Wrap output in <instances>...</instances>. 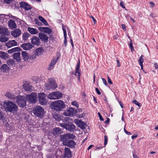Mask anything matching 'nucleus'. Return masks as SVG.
<instances>
[{"instance_id":"20","label":"nucleus","mask_w":158,"mask_h":158,"mask_svg":"<svg viewBox=\"0 0 158 158\" xmlns=\"http://www.w3.org/2000/svg\"><path fill=\"white\" fill-rule=\"evenodd\" d=\"M6 45L8 48H10L13 46L17 45V43L14 40H10L6 43Z\"/></svg>"},{"instance_id":"60","label":"nucleus","mask_w":158,"mask_h":158,"mask_svg":"<svg viewBox=\"0 0 158 158\" xmlns=\"http://www.w3.org/2000/svg\"><path fill=\"white\" fill-rule=\"evenodd\" d=\"M149 4L152 7H154L155 6V3L152 2H149Z\"/></svg>"},{"instance_id":"53","label":"nucleus","mask_w":158,"mask_h":158,"mask_svg":"<svg viewBox=\"0 0 158 158\" xmlns=\"http://www.w3.org/2000/svg\"><path fill=\"white\" fill-rule=\"evenodd\" d=\"M107 81L108 83H109L110 84H113L112 82V81L110 79V78L108 76H107Z\"/></svg>"},{"instance_id":"6","label":"nucleus","mask_w":158,"mask_h":158,"mask_svg":"<svg viewBox=\"0 0 158 158\" xmlns=\"http://www.w3.org/2000/svg\"><path fill=\"white\" fill-rule=\"evenodd\" d=\"M46 95L44 93L39 94V102L41 105H45L47 104L48 101L46 98Z\"/></svg>"},{"instance_id":"18","label":"nucleus","mask_w":158,"mask_h":158,"mask_svg":"<svg viewBox=\"0 0 158 158\" xmlns=\"http://www.w3.org/2000/svg\"><path fill=\"white\" fill-rule=\"evenodd\" d=\"M64 157L71 158L72 157V152L70 149L68 148H65L64 149Z\"/></svg>"},{"instance_id":"24","label":"nucleus","mask_w":158,"mask_h":158,"mask_svg":"<svg viewBox=\"0 0 158 158\" xmlns=\"http://www.w3.org/2000/svg\"><path fill=\"white\" fill-rule=\"evenodd\" d=\"M78 126L81 129H84L87 127L86 123L82 122L81 120H78L77 122Z\"/></svg>"},{"instance_id":"42","label":"nucleus","mask_w":158,"mask_h":158,"mask_svg":"<svg viewBox=\"0 0 158 158\" xmlns=\"http://www.w3.org/2000/svg\"><path fill=\"white\" fill-rule=\"evenodd\" d=\"M144 56L143 55H142L140 57L139 59L138 60V62L139 64V65H142L143 64V62L144 61L143 59L142 58Z\"/></svg>"},{"instance_id":"29","label":"nucleus","mask_w":158,"mask_h":158,"mask_svg":"<svg viewBox=\"0 0 158 158\" xmlns=\"http://www.w3.org/2000/svg\"><path fill=\"white\" fill-rule=\"evenodd\" d=\"M28 31L31 34L35 35L37 34L38 32V30L36 29L28 27L27 28Z\"/></svg>"},{"instance_id":"56","label":"nucleus","mask_w":158,"mask_h":158,"mask_svg":"<svg viewBox=\"0 0 158 158\" xmlns=\"http://www.w3.org/2000/svg\"><path fill=\"white\" fill-rule=\"evenodd\" d=\"M102 79L103 81V83L104 84V85H107V83L106 80V79L104 78H102Z\"/></svg>"},{"instance_id":"9","label":"nucleus","mask_w":158,"mask_h":158,"mask_svg":"<svg viewBox=\"0 0 158 158\" xmlns=\"http://www.w3.org/2000/svg\"><path fill=\"white\" fill-rule=\"evenodd\" d=\"M63 114L66 116H73L76 115L75 109L73 108H69L64 112Z\"/></svg>"},{"instance_id":"48","label":"nucleus","mask_w":158,"mask_h":158,"mask_svg":"<svg viewBox=\"0 0 158 158\" xmlns=\"http://www.w3.org/2000/svg\"><path fill=\"white\" fill-rule=\"evenodd\" d=\"M4 119V115L2 111L0 110V120Z\"/></svg>"},{"instance_id":"58","label":"nucleus","mask_w":158,"mask_h":158,"mask_svg":"<svg viewBox=\"0 0 158 158\" xmlns=\"http://www.w3.org/2000/svg\"><path fill=\"white\" fill-rule=\"evenodd\" d=\"M14 52H15L13 48L9 50L8 51V52L9 53H12Z\"/></svg>"},{"instance_id":"17","label":"nucleus","mask_w":158,"mask_h":158,"mask_svg":"<svg viewBox=\"0 0 158 158\" xmlns=\"http://www.w3.org/2000/svg\"><path fill=\"white\" fill-rule=\"evenodd\" d=\"M20 5L21 7L24 8L26 10H28L31 8L30 6L25 2H20Z\"/></svg>"},{"instance_id":"51","label":"nucleus","mask_w":158,"mask_h":158,"mask_svg":"<svg viewBox=\"0 0 158 158\" xmlns=\"http://www.w3.org/2000/svg\"><path fill=\"white\" fill-rule=\"evenodd\" d=\"M13 0H4V2L6 4H10Z\"/></svg>"},{"instance_id":"30","label":"nucleus","mask_w":158,"mask_h":158,"mask_svg":"<svg viewBox=\"0 0 158 158\" xmlns=\"http://www.w3.org/2000/svg\"><path fill=\"white\" fill-rule=\"evenodd\" d=\"M21 55L24 61H26L29 59L28 54L26 51H23Z\"/></svg>"},{"instance_id":"57","label":"nucleus","mask_w":158,"mask_h":158,"mask_svg":"<svg viewBox=\"0 0 158 158\" xmlns=\"http://www.w3.org/2000/svg\"><path fill=\"white\" fill-rule=\"evenodd\" d=\"M122 29L124 31L126 30V26L124 24H122L121 25Z\"/></svg>"},{"instance_id":"13","label":"nucleus","mask_w":158,"mask_h":158,"mask_svg":"<svg viewBox=\"0 0 158 158\" xmlns=\"http://www.w3.org/2000/svg\"><path fill=\"white\" fill-rule=\"evenodd\" d=\"M59 58V57L58 56L56 59L55 58H53L52 59L51 63L49 65L48 68V70H51L53 68L54 65L56 64Z\"/></svg>"},{"instance_id":"14","label":"nucleus","mask_w":158,"mask_h":158,"mask_svg":"<svg viewBox=\"0 0 158 158\" xmlns=\"http://www.w3.org/2000/svg\"><path fill=\"white\" fill-rule=\"evenodd\" d=\"M31 43L37 46L40 45V39L35 36H33L31 39Z\"/></svg>"},{"instance_id":"59","label":"nucleus","mask_w":158,"mask_h":158,"mask_svg":"<svg viewBox=\"0 0 158 158\" xmlns=\"http://www.w3.org/2000/svg\"><path fill=\"white\" fill-rule=\"evenodd\" d=\"M75 75L78 76L77 80H80V72H78L77 73L76 75Z\"/></svg>"},{"instance_id":"55","label":"nucleus","mask_w":158,"mask_h":158,"mask_svg":"<svg viewBox=\"0 0 158 158\" xmlns=\"http://www.w3.org/2000/svg\"><path fill=\"white\" fill-rule=\"evenodd\" d=\"M120 6L123 8L126 9L125 6L123 5V1H121L120 3Z\"/></svg>"},{"instance_id":"2","label":"nucleus","mask_w":158,"mask_h":158,"mask_svg":"<svg viewBox=\"0 0 158 158\" xmlns=\"http://www.w3.org/2000/svg\"><path fill=\"white\" fill-rule=\"evenodd\" d=\"M4 107L6 110L10 112H15L18 110V107L13 102L8 101L4 103Z\"/></svg>"},{"instance_id":"49","label":"nucleus","mask_w":158,"mask_h":158,"mask_svg":"<svg viewBox=\"0 0 158 158\" xmlns=\"http://www.w3.org/2000/svg\"><path fill=\"white\" fill-rule=\"evenodd\" d=\"M85 116V113H81V114H77V116L79 118H82Z\"/></svg>"},{"instance_id":"35","label":"nucleus","mask_w":158,"mask_h":158,"mask_svg":"<svg viewBox=\"0 0 158 158\" xmlns=\"http://www.w3.org/2000/svg\"><path fill=\"white\" fill-rule=\"evenodd\" d=\"M31 35L27 32H25L23 34V40L26 41L27 40L28 37Z\"/></svg>"},{"instance_id":"37","label":"nucleus","mask_w":158,"mask_h":158,"mask_svg":"<svg viewBox=\"0 0 158 158\" xmlns=\"http://www.w3.org/2000/svg\"><path fill=\"white\" fill-rule=\"evenodd\" d=\"M54 92L50 93L48 96V98L50 99H55Z\"/></svg>"},{"instance_id":"1","label":"nucleus","mask_w":158,"mask_h":158,"mask_svg":"<svg viewBox=\"0 0 158 158\" xmlns=\"http://www.w3.org/2000/svg\"><path fill=\"white\" fill-rule=\"evenodd\" d=\"M52 109L56 112L61 111L65 107V104L64 102L61 100H58L53 102L50 105Z\"/></svg>"},{"instance_id":"44","label":"nucleus","mask_w":158,"mask_h":158,"mask_svg":"<svg viewBox=\"0 0 158 158\" xmlns=\"http://www.w3.org/2000/svg\"><path fill=\"white\" fill-rule=\"evenodd\" d=\"M68 139H74L75 137V136L73 134L67 133Z\"/></svg>"},{"instance_id":"47","label":"nucleus","mask_w":158,"mask_h":158,"mask_svg":"<svg viewBox=\"0 0 158 158\" xmlns=\"http://www.w3.org/2000/svg\"><path fill=\"white\" fill-rule=\"evenodd\" d=\"M133 102L137 105L139 108H140L141 106V104L139 102L137 101L136 100H134L132 101Z\"/></svg>"},{"instance_id":"46","label":"nucleus","mask_w":158,"mask_h":158,"mask_svg":"<svg viewBox=\"0 0 158 158\" xmlns=\"http://www.w3.org/2000/svg\"><path fill=\"white\" fill-rule=\"evenodd\" d=\"M14 52L21 51L22 49L19 47H16L13 48Z\"/></svg>"},{"instance_id":"27","label":"nucleus","mask_w":158,"mask_h":158,"mask_svg":"<svg viewBox=\"0 0 158 158\" xmlns=\"http://www.w3.org/2000/svg\"><path fill=\"white\" fill-rule=\"evenodd\" d=\"M8 26L12 29L16 28V25L15 21L12 19L8 21Z\"/></svg>"},{"instance_id":"12","label":"nucleus","mask_w":158,"mask_h":158,"mask_svg":"<svg viewBox=\"0 0 158 158\" xmlns=\"http://www.w3.org/2000/svg\"><path fill=\"white\" fill-rule=\"evenodd\" d=\"M21 53L20 52H15L13 54V57L14 59L18 63H21Z\"/></svg>"},{"instance_id":"5","label":"nucleus","mask_w":158,"mask_h":158,"mask_svg":"<svg viewBox=\"0 0 158 158\" xmlns=\"http://www.w3.org/2000/svg\"><path fill=\"white\" fill-rule=\"evenodd\" d=\"M37 96L36 93H32L31 94H27L26 98L30 103H35L37 101Z\"/></svg>"},{"instance_id":"23","label":"nucleus","mask_w":158,"mask_h":158,"mask_svg":"<svg viewBox=\"0 0 158 158\" xmlns=\"http://www.w3.org/2000/svg\"><path fill=\"white\" fill-rule=\"evenodd\" d=\"M6 63L10 68L15 66L16 64L15 60L13 59H10L7 60Z\"/></svg>"},{"instance_id":"36","label":"nucleus","mask_w":158,"mask_h":158,"mask_svg":"<svg viewBox=\"0 0 158 158\" xmlns=\"http://www.w3.org/2000/svg\"><path fill=\"white\" fill-rule=\"evenodd\" d=\"M38 18L45 26H48V25L47 21L42 17L40 16Z\"/></svg>"},{"instance_id":"8","label":"nucleus","mask_w":158,"mask_h":158,"mask_svg":"<svg viewBox=\"0 0 158 158\" xmlns=\"http://www.w3.org/2000/svg\"><path fill=\"white\" fill-rule=\"evenodd\" d=\"M48 84L47 85L48 89H54L57 87V85L54 79H49L48 80Z\"/></svg>"},{"instance_id":"21","label":"nucleus","mask_w":158,"mask_h":158,"mask_svg":"<svg viewBox=\"0 0 158 158\" xmlns=\"http://www.w3.org/2000/svg\"><path fill=\"white\" fill-rule=\"evenodd\" d=\"M39 37L41 40L44 42L46 43L48 42V37L46 35L44 34L43 33H39Z\"/></svg>"},{"instance_id":"15","label":"nucleus","mask_w":158,"mask_h":158,"mask_svg":"<svg viewBox=\"0 0 158 158\" xmlns=\"http://www.w3.org/2000/svg\"><path fill=\"white\" fill-rule=\"evenodd\" d=\"M20 47L24 50H29L33 47L34 46L31 44L27 43L23 44L21 45Z\"/></svg>"},{"instance_id":"7","label":"nucleus","mask_w":158,"mask_h":158,"mask_svg":"<svg viewBox=\"0 0 158 158\" xmlns=\"http://www.w3.org/2000/svg\"><path fill=\"white\" fill-rule=\"evenodd\" d=\"M27 98L23 96H20L18 98L17 102L18 106L21 107H23L26 105Z\"/></svg>"},{"instance_id":"45","label":"nucleus","mask_w":158,"mask_h":158,"mask_svg":"<svg viewBox=\"0 0 158 158\" xmlns=\"http://www.w3.org/2000/svg\"><path fill=\"white\" fill-rule=\"evenodd\" d=\"M72 105L75 106L76 108H78L79 107V104L78 102L76 101H73L71 103Z\"/></svg>"},{"instance_id":"38","label":"nucleus","mask_w":158,"mask_h":158,"mask_svg":"<svg viewBox=\"0 0 158 158\" xmlns=\"http://www.w3.org/2000/svg\"><path fill=\"white\" fill-rule=\"evenodd\" d=\"M80 67V61L79 60L77 64V65L76 67V71L75 73V75H76L77 73L78 72H79V69Z\"/></svg>"},{"instance_id":"4","label":"nucleus","mask_w":158,"mask_h":158,"mask_svg":"<svg viewBox=\"0 0 158 158\" xmlns=\"http://www.w3.org/2000/svg\"><path fill=\"white\" fill-rule=\"evenodd\" d=\"M59 125L64 128L70 131L73 132L75 130V125L72 123H69L68 124L59 123Z\"/></svg>"},{"instance_id":"28","label":"nucleus","mask_w":158,"mask_h":158,"mask_svg":"<svg viewBox=\"0 0 158 158\" xmlns=\"http://www.w3.org/2000/svg\"><path fill=\"white\" fill-rule=\"evenodd\" d=\"M0 57L3 60H6L9 58V55L5 52L0 51Z\"/></svg>"},{"instance_id":"19","label":"nucleus","mask_w":158,"mask_h":158,"mask_svg":"<svg viewBox=\"0 0 158 158\" xmlns=\"http://www.w3.org/2000/svg\"><path fill=\"white\" fill-rule=\"evenodd\" d=\"M21 34V31L19 29H16L11 32V35L14 37H17Z\"/></svg>"},{"instance_id":"54","label":"nucleus","mask_w":158,"mask_h":158,"mask_svg":"<svg viewBox=\"0 0 158 158\" xmlns=\"http://www.w3.org/2000/svg\"><path fill=\"white\" fill-rule=\"evenodd\" d=\"M98 115L101 121H103L104 119L102 117L100 113L99 112H98Z\"/></svg>"},{"instance_id":"43","label":"nucleus","mask_w":158,"mask_h":158,"mask_svg":"<svg viewBox=\"0 0 158 158\" xmlns=\"http://www.w3.org/2000/svg\"><path fill=\"white\" fill-rule=\"evenodd\" d=\"M37 55L36 54L35 52L34 54L32 55L29 57V59L30 60H34L36 58Z\"/></svg>"},{"instance_id":"63","label":"nucleus","mask_w":158,"mask_h":158,"mask_svg":"<svg viewBox=\"0 0 158 158\" xmlns=\"http://www.w3.org/2000/svg\"><path fill=\"white\" fill-rule=\"evenodd\" d=\"M124 132L128 135H130L131 134L130 132L127 131L125 128H124Z\"/></svg>"},{"instance_id":"39","label":"nucleus","mask_w":158,"mask_h":158,"mask_svg":"<svg viewBox=\"0 0 158 158\" xmlns=\"http://www.w3.org/2000/svg\"><path fill=\"white\" fill-rule=\"evenodd\" d=\"M8 40V39L4 36H3L0 37V41L1 42H5L7 41Z\"/></svg>"},{"instance_id":"3","label":"nucleus","mask_w":158,"mask_h":158,"mask_svg":"<svg viewBox=\"0 0 158 158\" xmlns=\"http://www.w3.org/2000/svg\"><path fill=\"white\" fill-rule=\"evenodd\" d=\"M34 114L39 118H42L44 113V109L41 106H36L33 109Z\"/></svg>"},{"instance_id":"26","label":"nucleus","mask_w":158,"mask_h":158,"mask_svg":"<svg viewBox=\"0 0 158 158\" xmlns=\"http://www.w3.org/2000/svg\"><path fill=\"white\" fill-rule=\"evenodd\" d=\"M62 132L61 129L59 127H56L53 130V134L55 136H58Z\"/></svg>"},{"instance_id":"62","label":"nucleus","mask_w":158,"mask_h":158,"mask_svg":"<svg viewBox=\"0 0 158 158\" xmlns=\"http://www.w3.org/2000/svg\"><path fill=\"white\" fill-rule=\"evenodd\" d=\"M90 17L91 18H92L94 22V24H95L96 23V21L95 20V19H94V17H93L92 16H90Z\"/></svg>"},{"instance_id":"34","label":"nucleus","mask_w":158,"mask_h":158,"mask_svg":"<svg viewBox=\"0 0 158 158\" xmlns=\"http://www.w3.org/2000/svg\"><path fill=\"white\" fill-rule=\"evenodd\" d=\"M44 50L42 47H40L37 48L36 49L35 53L36 54L37 56H39L41 53H43Z\"/></svg>"},{"instance_id":"52","label":"nucleus","mask_w":158,"mask_h":158,"mask_svg":"<svg viewBox=\"0 0 158 158\" xmlns=\"http://www.w3.org/2000/svg\"><path fill=\"white\" fill-rule=\"evenodd\" d=\"M82 111V110L81 108L77 109L76 110H75V111L76 113V115L77 114V113L78 112H81Z\"/></svg>"},{"instance_id":"32","label":"nucleus","mask_w":158,"mask_h":158,"mask_svg":"<svg viewBox=\"0 0 158 158\" xmlns=\"http://www.w3.org/2000/svg\"><path fill=\"white\" fill-rule=\"evenodd\" d=\"M53 117L56 121H60L62 119V117L58 114H53Z\"/></svg>"},{"instance_id":"41","label":"nucleus","mask_w":158,"mask_h":158,"mask_svg":"<svg viewBox=\"0 0 158 158\" xmlns=\"http://www.w3.org/2000/svg\"><path fill=\"white\" fill-rule=\"evenodd\" d=\"M69 118L68 117H66L64 118H62V119L61 120H62L63 122V123H66V124H68V123L69 122H68V121L69 120Z\"/></svg>"},{"instance_id":"16","label":"nucleus","mask_w":158,"mask_h":158,"mask_svg":"<svg viewBox=\"0 0 158 158\" xmlns=\"http://www.w3.org/2000/svg\"><path fill=\"white\" fill-rule=\"evenodd\" d=\"M0 34L4 35H8L10 34V33L7 28L4 27H0Z\"/></svg>"},{"instance_id":"22","label":"nucleus","mask_w":158,"mask_h":158,"mask_svg":"<svg viewBox=\"0 0 158 158\" xmlns=\"http://www.w3.org/2000/svg\"><path fill=\"white\" fill-rule=\"evenodd\" d=\"M38 28L40 30L49 34H50L52 32V30L48 27H39Z\"/></svg>"},{"instance_id":"31","label":"nucleus","mask_w":158,"mask_h":158,"mask_svg":"<svg viewBox=\"0 0 158 158\" xmlns=\"http://www.w3.org/2000/svg\"><path fill=\"white\" fill-rule=\"evenodd\" d=\"M67 134L64 135H61L60 136V139L61 141H63V144H64V142L67 141L69 139H68Z\"/></svg>"},{"instance_id":"10","label":"nucleus","mask_w":158,"mask_h":158,"mask_svg":"<svg viewBox=\"0 0 158 158\" xmlns=\"http://www.w3.org/2000/svg\"><path fill=\"white\" fill-rule=\"evenodd\" d=\"M23 87L25 91L31 92L32 90V86L30 83L26 81L23 85Z\"/></svg>"},{"instance_id":"33","label":"nucleus","mask_w":158,"mask_h":158,"mask_svg":"<svg viewBox=\"0 0 158 158\" xmlns=\"http://www.w3.org/2000/svg\"><path fill=\"white\" fill-rule=\"evenodd\" d=\"M55 99L61 98L63 96V94L61 92L59 91L54 92Z\"/></svg>"},{"instance_id":"50","label":"nucleus","mask_w":158,"mask_h":158,"mask_svg":"<svg viewBox=\"0 0 158 158\" xmlns=\"http://www.w3.org/2000/svg\"><path fill=\"white\" fill-rule=\"evenodd\" d=\"M104 144L105 145L107 143V136L106 135H105L104 136Z\"/></svg>"},{"instance_id":"25","label":"nucleus","mask_w":158,"mask_h":158,"mask_svg":"<svg viewBox=\"0 0 158 158\" xmlns=\"http://www.w3.org/2000/svg\"><path fill=\"white\" fill-rule=\"evenodd\" d=\"M10 67L6 64H3L0 67V70L1 72H6L10 70Z\"/></svg>"},{"instance_id":"61","label":"nucleus","mask_w":158,"mask_h":158,"mask_svg":"<svg viewBox=\"0 0 158 158\" xmlns=\"http://www.w3.org/2000/svg\"><path fill=\"white\" fill-rule=\"evenodd\" d=\"M95 90H96V91L97 92V93L98 95H100L101 94V92H100V91L97 88L95 89Z\"/></svg>"},{"instance_id":"64","label":"nucleus","mask_w":158,"mask_h":158,"mask_svg":"<svg viewBox=\"0 0 158 158\" xmlns=\"http://www.w3.org/2000/svg\"><path fill=\"white\" fill-rule=\"evenodd\" d=\"M67 43V40L66 38H64V45L65 46H66Z\"/></svg>"},{"instance_id":"40","label":"nucleus","mask_w":158,"mask_h":158,"mask_svg":"<svg viewBox=\"0 0 158 158\" xmlns=\"http://www.w3.org/2000/svg\"><path fill=\"white\" fill-rule=\"evenodd\" d=\"M6 96L10 99L14 98V96L10 92H7L6 94Z\"/></svg>"},{"instance_id":"11","label":"nucleus","mask_w":158,"mask_h":158,"mask_svg":"<svg viewBox=\"0 0 158 158\" xmlns=\"http://www.w3.org/2000/svg\"><path fill=\"white\" fill-rule=\"evenodd\" d=\"M64 145L71 148H74L76 145V143L72 140L69 139L67 141L64 142Z\"/></svg>"}]
</instances>
